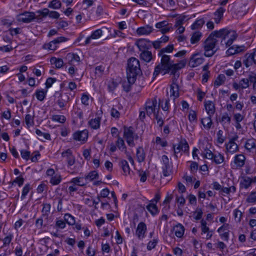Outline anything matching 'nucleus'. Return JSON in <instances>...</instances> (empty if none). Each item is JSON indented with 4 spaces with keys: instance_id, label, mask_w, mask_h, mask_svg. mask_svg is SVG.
I'll use <instances>...</instances> for the list:
<instances>
[{
    "instance_id": "nucleus-12",
    "label": "nucleus",
    "mask_w": 256,
    "mask_h": 256,
    "mask_svg": "<svg viewBox=\"0 0 256 256\" xmlns=\"http://www.w3.org/2000/svg\"><path fill=\"white\" fill-rule=\"evenodd\" d=\"M238 138V136H235L230 138L228 143L225 144L226 148L228 152L233 154L238 150V144L235 142Z\"/></svg>"
},
{
    "instance_id": "nucleus-63",
    "label": "nucleus",
    "mask_w": 256,
    "mask_h": 256,
    "mask_svg": "<svg viewBox=\"0 0 256 256\" xmlns=\"http://www.w3.org/2000/svg\"><path fill=\"white\" fill-rule=\"evenodd\" d=\"M156 142L158 144H160L162 147H165L168 145V142L166 140H163L158 136L156 138Z\"/></svg>"
},
{
    "instance_id": "nucleus-8",
    "label": "nucleus",
    "mask_w": 256,
    "mask_h": 256,
    "mask_svg": "<svg viewBox=\"0 0 256 256\" xmlns=\"http://www.w3.org/2000/svg\"><path fill=\"white\" fill-rule=\"evenodd\" d=\"M54 96L58 98L56 103L62 109L64 108L70 100V96L68 93H61L59 92H56Z\"/></svg>"
},
{
    "instance_id": "nucleus-49",
    "label": "nucleus",
    "mask_w": 256,
    "mask_h": 256,
    "mask_svg": "<svg viewBox=\"0 0 256 256\" xmlns=\"http://www.w3.org/2000/svg\"><path fill=\"white\" fill-rule=\"evenodd\" d=\"M226 80V76L223 74L218 75L214 82V86H218L222 84Z\"/></svg>"
},
{
    "instance_id": "nucleus-14",
    "label": "nucleus",
    "mask_w": 256,
    "mask_h": 256,
    "mask_svg": "<svg viewBox=\"0 0 256 256\" xmlns=\"http://www.w3.org/2000/svg\"><path fill=\"white\" fill-rule=\"evenodd\" d=\"M230 34V31L226 28H222L219 30H214L210 34L213 38H222L223 40L226 39Z\"/></svg>"
},
{
    "instance_id": "nucleus-2",
    "label": "nucleus",
    "mask_w": 256,
    "mask_h": 256,
    "mask_svg": "<svg viewBox=\"0 0 256 256\" xmlns=\"http://www.w3.org/2000/svg\"><path fill=\"white\" fill-rule=\"evenodd\" d=\"M142 73L139 60L134 57H132L128 60L126 68V75L130 76V80L135 82L136 76Z\"/></svg>"
},
{
    "instance_id": "nucleus-1",
    "label": "nucleus",
    "mask_w": 256,
    "mask_h": 256,
    "mask_svg": "<svg viewBox=\"0 0 256 256\" xmlns=\"http://www.w3.org/2000/svg\"><path fill=\"white\" fill-rule=\"evenodd\" d=\"M160 56H162L160 64L155 67L153 74L155 77L160 73L164 75L170 72L171 74L175 75L178 70L183 68L185 66L183 62L174 64L173 61H170L169 56L162 54Z\"/></svg>"
},
{
    "instance_id": "nucleus-16",
    "label": "nucleus",
    "mask_w": 256,
    "mask_h": 256,
    "mask_svg": "<svg viewBox=\"0 0 256 256\" xmlns=\"http://www.w3.org/2000/svg\"><path fill=\"white\" fill-rule=\"evenodd\" d=\"M146 231V224L144 222H140L138 225L136 234L138 239L142 240L145 236V233Z\"/></svg>"
},
{
    "instance_id": "nucleus-57",
    "label": "nucleus",
    "mask_w": 256,
    "mask_h": 256,
    "mask_svg": "<svg viewBox=\"0 0 256 256\" xmlns=\"http://www.w3.org/2000/svg\"><path fill=\"white\" fill-rule=\"evenodd\" d=\"M246 202L249 203H254L256 202V192H251L246 198Z\"/></svg>"
},
{
    "instance_id": "nucleus-6",
    "label": "nucleus",
    "mask_w": 256,
    "mask_h": 256,
    "mask_svg": "<svg viewBox=\"0 0 256 256\" xmlns=\"http://www.w3.org/2000/svg\"><path fill=\"white\" fill-rule=\"evenodd\" d=\"M145 106L146 114L148 116H150L152 114H154V115L156 114V112H158L160 110V106L158 104V105L156 98L148 100Z\"/></svg>"
},
{
    "instance_id": "nucleus-39",
    "label": "nucleus",
    "mask_w": 256,
    "mask_h": 256,
    "mask_svg": "<svg viewBox=\"0 0 256 256\" xmlns=\"http://www.w3.org/2000/svg\"><path fill=\"white\" fill-rule=\"evenodd\" d=\"M120 165L122 167L124 173L125 175H127L130 174V168L129 165L128 164V162L126 160H122L120 162Z\"/></svg>"
},
{
    "instance_id": "nucleus-54",
    "label": "nucleus",
    "mask_w": 256,
    "mask_h": 256,
    "mask_svg": "<svg viewBox=\"0 0 256 256\" xmlns=\"http://www.w3.org/2000/svg\"><path fill=\"white\" fill-rule=\"evenodd\" d=\"M61 6V2L58 0H52L49 4L48 7L54 9H58Z\"/></svg>"
},
{
    "instance_id": "nucleus-23",
    "label": "nucleus",
    "mask_w": 256,
    "mask_h": 256,
    "mask_svg": "<svg viewBox=\"0 0 256 256\" xmlns=\"http://www.w3.org/2000/svg\"><path fill=\"white\" fill-rule=\"evenodd\" d=\"M205 109L210 116H212L216 112L215 106L214 102L210 100L205 101Z\"/></svg>"
},
{
    "instance_id": "nucleus-58",
    "label": "nucleus",
    "mask_w": 256,
    "mask_h": 256,
    "mask_svg": "<svg viewBox=\"0 0 256 256\" xmlns=\"http://www.w3.org/2000/svg\"><path fill=\"white\" fill-rule=\"evenodd\" d=\"M26 124L28 126H32L34 124V118L30 114H27L25 117Z\"/></svg>"
},
{
    "instance_id": "nucleus-13",
    "label": "nucleus",
    "mask_w": 256,
    "mask_h": 256,
    "mask_svg": "<svg viewBox=\"0 0 256 256\" xmlns=\"http://www.w3.org/2000/svg\"><path fill=\"white\" fill-rule=\"evenodd\" d=\"M152 42L144 38H140L136 42V44L140 51L149 50L152 48Z\"/></svg>"
},
{
    "instance_id": "nucleus-21",
    "label": "nucleus",
    "mask_w": 256,
    "mask_h": 256,
    "mask_svg": "<svg viewBox=\"0 0 256 256\" xmlns=\"http://www.w3.org/2000/svg\"><path fill=\"white\" fill-rule=\"evenodd\" d=\"M73 138L76 140L85 142L88 138V131L86 130L78 131L73 134Z\"/></svg>"
},
{
    "instance_id": "nucleus-38",
    "label": "nucleus",
    "mask_w": 256,
    "mask_h": 256,
    "mask_svg": "<svg viewBox=\"0 0 256 256\" xmlns=\"http://www.w3.org/2000/svg\"><path fill=\"white\" fill-rule=\"evenodd\" d=\"M216 164H222L224 160V156L218 152L217 154H214V158L212 160Z\"/></svg>"
},
{
    "instance_id": "nucleus-10",
    "label": "nucleus",
    "mask_w": 256,
    "mask_h": 256,
    "mask_svg": "<svg viewBox=\"0 0 256 256\" xmlns=\"http://www.w3.org/2000/svg\"><path fill=\"white\" fill-rule=\"evenodd\" d=\"M243 64L247 68L253 64H256V50L252 53H246L244 55Z\"/></svg>"
},
{
    "instance_id": "nucleus-33",
    "label": "nucleus",
    "mask_w": 256,
    "mask_h": 256,
    "mask_svg": "<svg viewBox=\"0 0 256 256\" xmlns=\"http://www.w3.org/2000/svg\"><path fill=\"white\" fill-rule=\"evenodd\" d=\"M252 183V178L246 176L243 178L240 182V186L246 189L248 188Z\"/></svg>"
},
{
    "instance_id": "nucleus-61",
    "label": "nucleus",
    "mask_w": 256,
    "mask_h": 256,
    "mask_svg": "<svg viewBox=\"0 0 256 256\" xmlns=\"http://www.w3.org/2000/svg\"><path fill=\"white\" fill-rule=\"evenodd\" d=\"M242 212L239 210H238L236 209L234 210V216L236 222H240L242 219Z\"/></svg>"
},
{
    "instance_id": "nucleus-19",
    "label": "nucleus",
    "mask_w": 256,
    "mask_h": 256,
    "mask_svg": "<svg viewBox=\"0 0 256 256\" xmlns=\"http://www.w3.org/2000/svg\"><path fill=\"white\" fill-rule=\"evenodd\" d=\"M62 157L66 159L68 164L69 166H72L75 162V158L72 155V151L70 149H68L62 153Z\"/></svg>"
},
{
    "instance_id": "nucleus-3",
    "label": "nucleus",
    "mask_w": 256,
    "mask_h": 256,
    "mask_svg": "<svg viewBox=\"0 0 256 256\" xmlns=\"http://www.w3.org/2000/svg\"><path fill=\"white\" fill-rule=\"evenodd\" d=\"M218 40L212 38L210 35L206 38L203 43V48L204 50V55L206 57L212 56L218 50L216 47Z\"/></svg>"
},
{
    "instance_id": "nucleus-36",
    "label": "nucleus",
    "mask_w": 256,
    "mask_h": 256,
    "mask_svg": "<svg viewBox=\"0 0 256 256\" xmlns=\"http://www.w3.org/2000/svg\"><path fill=\"white\" fill-rule=\"evenodd\" d=\"M202 36V34L201 32L198 31L194 32L190 38V42L192 44L197 43L200 41Z\"/></svg>"
},
{
    "instance_id": "nucleus-48",
    "label": "nucleus",
    "mask_w": 256,
    "mask_h": 256,
    "mask_svg": "<svg viewBox=\"0 0 256 256\" xmlns=\"http://www.w3.org/2000/svg\"><path fill=\"white\" fill-rule=\"evenodd\" d=\"M159 106L161 105V107L163 110L168 111L169 108L170 106V100L169 99L165 100L164 102V100H159Z\"/></svg>"
},
{
    "instance_id": "nucleus-42",
    "label": "nucleus",
    "mask_w": 256,
    "mask_h": 256,
    "mask_svg": "<svg viewBox=\"0 0 256 256\" xmlns=\"http://www.w3.org/2000/svg\"><path fill=\"white\" fill-rule=\"evenodd\" d=\"M205 22L204 18H200L196 20L194 23L191 26L192 30H196L201 28Z\"/></svg>"
},
{
    "instance_id": "nucleus-46",
    "label": "nucleus",
    "mask_w": 256,
    "mask_h": 256,
    "mask_svg": "<svg viewBox=\"0 0 256 256\" xmlns=\"http://www.w3.org/2000/svg\"><path fill=\"white\" fill-rule=\"evenodd\" d=\"M42 216H48L51 208V206L50 204L44 203L42 204Z\"/></svg>"
},
{
    "instance_id": "nucleus-25",
    "label": "nucleus",
    "mask_w": 256,
    "mask_h": 256,
    "mask_svg": "<svg viewBox=\"0 0 256 256\" xmlns=\"http://www.w3.org/2000/svg\"><path fill=\"white\" fill-rule=\"evenodd\" d=\"M141 53L140 54V58L146 62H149L152 59V54L151 52L148 50L141 51Z\"/></svg>"
},
{
    "instance_id": "nucleus-9",
    "label": "nucleus",
    "mask_w": 256,
    "mask_h": 256,
    "mask_svg": "<svg viewBox=\"0 0 256 256\" xmlns=\"http://www.w3.org/2000/svg\"><path fill=\"white\" fill-rule=\"evenodd\" d=\"M173 149L174 150V154L175 157L178 158V154L180 152V150L184 152H187L189 150V146L188 143L186 140H182L178 144L177 146L176 145H173Z\"/></svg>"
},
{
    "instance_id": "nucleus-35",
    "label": "nucleus",
    "mask_w": 256,
    "mask_h": 256,
    "mask_svg": "<svg viewBox=\"0 0 256 256\" xmlns=\"http://www.w3.org/2000/svg\"><path fill=\"white\" fill-rule=\"evenodd\" d=\"M128 81H124L122 83V86L123 89L126 92H128L130 90L132 84H134L135 82H132L130 80V76H127Z\"/></svg>"
},
{
    "instance_id": "nucleus-45",
    "label": "nucleus",
    "mask_w": 256,
    "mask_h": 256,
    "mask_svg": "<svg viewBox=\"0 0 256 256\" xmlns=\"http://www.w3.org/2000/svg\"><path fill=\"white\" fill-rule=\"evenodd\" d=\"M62 178L60 175L56 174L51 177L50 182L52 185H57L60 182Z\"/></svg>"
},
{
    "instance_id": "nucleus-56",
    "label": "nucleus",
    "mask_w": 256,
    "mask_h": 256,
    "mask_svg": "<svg viewBox=\"0 0 256 256\" xmlns=\"http://www.w3.org/2000/svg\"><path fill=\"white\" fill-rule=\"evenodd\" d=\"M223 133L222 130H219L217 133V142L219 144H222L226 140V138L223 136Z\"/></svg>"
},
{
    "instance_id": "nucleus-28",
    "label": "nucleus",
    "mask_w": 256,
    "mask_h": 256,
    "mask_svg": "<svg viewBox=\"0 0 256 256\" xmlns=\"http://www.w3.org/2000/svg\"><path fill=\"white\" fill-rule=\"evenodd\" d=\"M174 231L176 237L181 238L184 236V228L182 224H178L174 226Z\"/></svg>"
},
{
    "instance_id": "nucleus-55",
    "label": "nucleus",
    "mask_w": 256,
    "mask_h": 256,
    "mask_svg": "<svg viewBox=\"0 0 256 256\" xmlns=\"http://www.w3.org/2000/svg\"><path fill=\"white\" fill-rule=\"evenodd\" d=\"M13 238V236L12 234H9L7 236H6L3 240V246H9L10 243Z\"/></svg>"
},
{
    "instance_id": "nucleus-15",
    "label": "nucleus",
    "mask_w": 256,
    "mask_h": 256,
    "mask_svg": "<svg viewBox=\"0 0 256 256\" xmlns=\"http://www.w3.org/2000/svg\"><path fill=\"white\" fill-rule=\"evenodd\" d=\"M36 14H40L41 18L48 16L50 18H58L60 16V14L58 12L56 11L50 12L48 9L46 8L36 11Z\"/></svg>"
},
{
    "instance_id": "nucleus-29",
    "label": "nucleus",
    "mask_w": 256,
    "mask_h": 256,
    "mask_svg": "<svg viewBox=\"0 0 256 256\" xmlns=\"http://www.w3.org/2000/svg\"><path fill=\"white\" fill-rule=\"evenodd\" d=\"M152 31V26H147L144 27H140L137 29L136 33L138 35H148L150 34Z\"/></svg>"
},
{
    "instance_id": "nucleus-27",
    "label": "nucleus",
    "mask_w": 256,
    "mask_h": 256,
    "mask_svg": "<svg viewBox=\"0 0 256 256\" xmlns=\"http://www.w3.org/2000/svg\"><path fill=\"white\" fill-rule=\"evenodd\" d=\"M117 138L118 140L116 142V147H118L120 151H124L125 154H127L128 152L124 140L119 135H117Z\"/></svg>"
},
{
    "instance_id": "nucleus-30",
    "label": "nucleus",
    "mask_w": 256,
    "mask_h": 256,
    "mask_svg": "<svg viewBox=\"0 0 256 256\" xmlns=\"http://www.w3.org/2000/svg\"><path fill=\"white\" fill-rule=\"evenodd\" d=\"M98 174L97 172L94 170L90 172L84 178V180L86 181V184L90 182H91L94 179L98 178Z\"/></svg>"
},
{
    "instance_id": "nucleus-51",
    "label": "nucleus",
    "mask_w": 256,
    "mask_h": 256,
    "mask_svg": "<svg viewBox=\"0 0 256 256\" xmlns=\"http://www.w3.org/2000/svg\"><path fill=\"white\" fill-rule=\"evenodd\" d=\"M237 36L236 34H235L234 32L230 31V34H229V36L228 38V40L226 42V46H229L234 42V41L236 38Z\"/></svg>"
},
{
    "instance_id": "nucleus-64",
    "label": "nucleus",
    "mask_w": 256,
    "mask_h": 256,
    "mask_svg": "<svg viewBox=\"0 0 256 256\" xmlns=\"http://www.w3.org/2000/svg\"><path fill=\"white\" fill-rule=\"evenodd\" d=\"M158 243V240L154 239L152 241H150L147 246V249L148 250H151L154 248Z\"/></svg>"
},
{
    "instance_id": "nucleus-47",
    "label": "nucleus",
    "mask_w": 256,
    "mask_h": 256,
    "mask_svg": "<svg viewBox=\"0 0 256 256\" xmlns=\"http://www.w3.org/2000/svg\"><path fill=\"white\" fill-rule=\"evenodd\" d=\"M46 92L44 91V90H38L36 92L35 95L38 100L42 101L46 97Z\"/></svg>"
},
{
    "instance_id": "nucleus-44",
    "label": "nucleus",
    "mask_w": 256,
    "mask_h": 256,
    "mask_svg": "<svg viewBox=\"0 0 256 256\" xmlns=\"http://www.w3.org/2000/svg\"><path fill=\"white\" fill-rule=\"evenodd\" d=\"M84 178L82 177L74 178L71 180L70 182L75 184H77L78 186H82L86 184L85 180L84 182Z\"/></svg>"
},
{
    "instance_id": "nucleus-53",
    "label": "nucleus",
    "mask_w": 256,
    "mask_h": 256,
    "mask_svg": "<svg viewBox=\"0 0 256 256\" xmlns=\"http://www.w3.org/2000/svg\"><path fill=\"white\" fill-rule=\"evenodd\" d=\"M52 120L60 123H64L66 120V118L62 115H54L52 117Z\"/></svg>"
},
{
    "instance_id": "nucleus-59",
    "label": "nucleus",
    "mask_w": 256,
    "mask_h": 256,
    "mask_svg": "<svg viewBox=\"0 0 256 256\" xmlns=\"http://www.w3.org/2000/svg\"><path fill=\"white\" fill-rule=\"evenodd\" d=\"M57 48V46L55 45L52 41L50 42L48 44H46L43 46V48L44 49H48L50 50H54Z\"/></svg>"
},
{
    "instance_id": "nucleus-22",
    "label": "nucleus",
    "mask_w": 256,
    "mask_h": 256,
    "mask_svg": "<svg viewBox=\"0 0 256 256\" xmlns=\"http://www.w3.org/2000/svg\"><path fill=\"white\" fill-rule=\"evenodd\" d=\"M207 223L204 220H202L200 221V228L202 230V234H206V238L207 240L211 238L212 236V231H210V228L206 226Z\"/></svg>"
},
{
    "instance_id": "nucleus-31",
    "label": "nucleus",
    "mask_w": 256,
    "mask_h": 256,
    "mask_svg": "<svg viewBox=\"0 0 256 256\" xmlns=\"http://www.w3.org/2000/svg\"><path fill=\"white\" fill-rule=\"evenodd\" d=\"M100 117L96 118L90 120L88 122L90 127L94 130L98 129L100 126Z\"/></svg>"
},
{
    "instance_id": "nucleus-18",
    "label": "nucleus",
    "mask_w": 256,
    "mask_h": 256,
    "mask_svg": "<svg viewBox=\"0 0 256 256\" xmlns=\"http://www.w3.org/2000/svg\"><path fill=\"white\" fill-rule=\"evenodd\" d=\"M176 80H173L172 84L170 86V96L173 98L174 100L179 97V86L176 83Z\"/></svg>"
},
{
    "instance_id": "nucleus-41",
    "label": "nucleus",
    "mask_w": 256,
    "mask_h": 256,
    "mask_svg": "<svg viewBox=\"0 0 256 256\" xmlns=\"http://www.w3.org/2000/svg\"><path fill=\"white\" fill-rule=\"evenodd\" d=\"M136 154L139 162H142L144 160L145 154L142 148L139 147L137 148Z\"/></svg>"
},
{
    "instance_id": "nucleus-62",
    "label": "nucleus",
    "mask_w": 256,
    "mask_h": 256,
    "mask_svg": "<svg viewBox=\"0 0 256 256\" xmlns=\"http://www.w3.org/2000/svg\"><path fill=\"white\" fill-rule=\"evenodd\" d=\"M221 122L224 124L228 123L230 124L231 122V118L228 116V114L224 113L222 116Z\"/></svg>"
},
{
    "instance_id": "nucleus-34",
    "label": "nucleus",
    "mask_w": 256,
    "mask_h": 256,
    "mask_svg": "<svg viewBox=\"0 0 256 256\" xmlns=\"http://www.w3.org/2000/svg\"><path fill=\"white\" fill-rule=\"evenodd\" d=\"M36 133L39 136L38 138L42 141H44V140H50V135L49 133L43 132L38 129L36 130Z\"/></svg>"
},
{
    "instance_id": "nucleus-4",
    "label": "nucleus",
    "mask_w": 256,
    "mask_h": 256,
    "mask_svg": "<svg viewBox=\"0 0 256 256\" xmlns=\"http://www.w3.org/2000/svg\"><path fill=\"white\" fill-rule=\"evenodd\" d=\"M132 126L124 127V137L126 138L128 144L131 147L136 146L134 140H137L139 138L138 134L134 132Z\"/></svg>"
},
{
    "instance_id": "nucleus-26",
    "label": "nucleus",
    "mask_w": 256,
    "mask_h": 256,
    "mask_svg": "<svg viewBox=\"0 0 256 256\" xmlns=\"http://www.w3.org/2000/svg\"><path fill=\"white\" fill-rule=\"evenodd\" d=\"M102 34V32L100 29H98L94 31L91 35L88 37L85 41V44H90L92 39H98L100 38Z\"/></svg>"
},
{
    "instance_id": "nucleus-5",
    "label": "nucleus",
    "mask_w": 256,
    "mask_h": 256,
    "mask_svg": "<svg viewBox=\"0 0 256 256\" xmlns=\"http://www.w3.org/2000/svg\"><path fill=\"white\" fill-rule=\"evenodd\" d=\"M35 19L41 20L40 14L36 15L34 12H25L18 16V20L24 23H29Z\"/></svg>"
},
{
    "instance_id": "nucleus-7",
    "label": "nucleus",
    "mask_w": 256,
    "mask_h": 256,
    "mask_svg": "<svg viewBox=\"0 0 256 256\" xmlns=\"http://www.w3.org/2000/svg\"><path fill=\"white\" fill-rule=\"evenodd\" d=\"M66 59L68 60V64L71 66L68 70V72L70 74L73 76L75 71L76 70V69L75 70L74 68V65L73 62H80V58L76 54L68 53L66 56Z\"/></svg>"
},
{
    "instance_id": "nucleus-24",
    "label": "nucleus",
    "mask_w": 256,
    "mask_h": 256,
    "mask_svg": "<svg viewBox=\"0 0 256 256\" xmlns=\"http://www.w3.org/2000/svg\"><path fill=\"white\" fill-rule=\"evenodd\" d=\"M246 158L244 155L240 154L234 156V162L236 166V168L242 167L245 163Z\"/></svg>"
},
{
    "instance_id": "nucleus-37",
    "label": "nucleus",
    "mask_w": 256,
    "mask_h": 256,
    "mask_svg": "<svg viewBox=\"0 0 256 256\" xmlns=\"http://www.w3.org/2000/svg\"><path fill=\"white\" fill-rule=\"evenodd\" d=\"M256 140L254 138L248 139L246 143L244 146L248 150H250L252 149L256 148Z\"/></svg>"
},
{
    "instance_id": "nucleus-17",
    "label": "nucleus",
    "mask_w": 256,
    "mask_h": 256,
    "mask_svg": "<svg viewBox=\"0 0 256 256\" xmlns=\"http://www.w3.org/2000/svg\"><path fill=\"white\" fill-rule=\"evenodd\" d=\"M204 61V58L198 54H193L189 62L190 66L192 68L198 66Z\"/></svg>"
},
{
    "instance_id": "nucleus-11",
    "label": "nucleus",
    "mask_w": 256,
    "mask_h": 256,
    "mask_svg": "<svg viewBox=\"0 0 256 256\" xmlns=\"http://www.w3.org/2000/svg\"><path fill=\"white\" fill-rule=\"evenodd\" d=\"M162 169L163 175L164 176H170L172 172L171 166L170 164L168 157L166 155L162 156Z\"/></svg>"
},
{
    "instance_id": "nucleus-20",
    "label": "nucleus",
    "mask_w": 256,
    "mask_h": 256,
    "mask_svg": "<svg viewBox=\"0 0 256 256\" xmlns=\"http://www.w3.org/2000/svg\"><path fill=\"white\" fill-rule=\"evenodd\" d=\"M248 86L249 84L246 78H242L240 80L238 83L234 82L232 84L233 88L235 90L238 91L246 88Z\"/></svg>"
},
{
    "instance_id": "nucleus-40",
    "label": "nucleus",
    "mask_w": 256,
    "mask_h": 256,
    "mask_svg": "<svg viewBox=\"0 0 256 256\" xmlns=\"http://www.w3.org/2000/svg\"><path fill=\"white\" fill-rule=\"evenodd\" d=\"M212 116H208V117L202 118L201 122L205 128L210 129L212 125Z\"/></svg>"
},
{
    "instance_id": "nucleus-50",
    "label": "nucleus",
    "mask_w": 256,
    "mask_h": 256,
    "mask_svg": "<svg viewBox=\"0 0 256 256\" xmlns=\"http://www.w3.org/2000/svg\"><path fill=\"white\" fill-rule=\"evenodd\" d=\"M174 50L173 44H168L167 46L164 48L161 49L158 52V56H160L162 54H164V52H171Z\"/></svg>"
},
{
    "instance_id": "nucleus-52",
    "label": "nucleus",
    "mask_w": 256,
    "mask_h": 256,
    "mask_svg": "<svg viewBox=\"0 0 256 256\" xmlns=\"http://www.w3.org/2000/svg\"><path fill=\"white\" fill-rule=\"evenodd\" d=\"M64 220L69 225L74 224L75 220L73 216L69 214H66L64 215Z\"/></svg>"
},
{
    "instance_id": "nucleus-32",
    "label": "nucleus",
    "mask_w": 256,
    "mask_h": 256,
    "mask_svg": "<svg viewBox=\"0 0 256 256\" xmlns=\"http://www.w3.org/2000/svg\"><path fill=\"white\" fill-rule=\"evenodd\" d=\"M146 209L152 216H154L158 212L156 204L154 202H150V203L146 206Z\"/></svg>"
},
{
    "instance_id": "nucleus-43",
    "label": "nucleus",
    "mask_w": 256,
    "mask_h": 256,
    "mask_svg": "<svg viewBox=\"0 0 256 256\" xmlns=\"http://www.w3.org/2000/svg\"><path fill=\"white\" fill-rule=\"evenodd\" d=\"M50 62L55 65L56 68H60L64 65V62L62 58H52L50 59Z\"/></svg>"
},
{
    "instance_id": "nucleus-60",
    "label": "nucleus",
    "mask_w": 256,
    "mask_h": 256,
    "mask_svg": "<svg viewBox=\"0 0 256 256\" xmlns=\"http://www.w3.org/2000/svg\"><path fill=\"white\" fill-rule=\"evenodd\" d=\"M30 189V184H26L24 186L23 188L22 196H21V198L22 200L25 198L26 196L28 193Z\"/></svg>"
}]
</instances>
